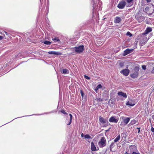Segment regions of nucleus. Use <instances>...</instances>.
<instances>
[{
    "label": "nucleus",
    "mask_w": 154,
    "mask_h": 154,
    "mask_svg": "<svg viewBox=\"0 0 154 154\" xmlns=\"http://www.w3.org/2000/svg\"><path fill=\"white\" fill-rule=\"evenodd\" d=\"M140 69L139 66H136L132 71V73L130 75L133 78H135L137 77L139 75L138 72Z\"/></svg>",
    "instance_id": "2"
},
{
    "label": "nucleus",
    "mask_w": 154,
    "mask_h": 154,
    "mask_svg": "<svg viewBox=\"0 0 154 154\" xmlns=\"http://www.w3.org/2000/svg\"><path fill=\"white\" fill-rule=\"evenodd\" d=\"M151 130L152 132L154 134V128L152 127L151 128Z\"/></svg>",
    "instance_id": "35"
},
{
    "label": "nucleus",
    "mask_w": 154,
    "mask_h": 154,
    "mask_svg": "<svg viewBox=\"0 0 154 154\" xmlns=\"http://www.w3.org/2000/svg\"><path fill=\"white\" fill-rule=\"evenodd\" d=\"M110 101H112V100H111V99H110Z\"/></svg>",
    "instance_id": "48"
},
{
    "label": "nucleus",
    "mask_w": 154,
    "mask_h": 154,
    "mask_svg": "<svg viewBox=\"0 0 154 154\" xmlns=\"http://www.w3.org/2000/svg\"><path fill=\"white\" fill-rule=\"evenodd\" d=\"M91 149L93 151L96 150V147L93 142L91 143Z\"/></svg>",
    "instance_id": "16"
},
{
    "label": "nucleus",
    "mask_w": 154,
    "mask_h": 154,
    "mask_svg": "<svg viewBox=\"0 0 154 154\" xmlns=\"http://www.w3.org/2000/svg\"><path fill=\"white\" fill-rule=\"evenodd\" d=\"M97 88L99 89V88H102V86L100 84H99L97 86Z\"/></svg>",
    "instance_id": "32"
},
{
    "label": "nucleus",
    "mask_w": 154,
    "mask_h": 154,
    "mask_svg": "<svg viewBox=\"0 0 154 154\" xmlns=\"http://www.w3.org/2000/svg\"><path fill=\"white\" fill-rule=\"evenodd\" d=\"M142 67L143 69V70H145L146 69V66L145 65H142Z\"/></svg>",
    "instance_id": "34"
},
{
    "label": "nucleus",
    "mask_w": 154,
    "mask_h": 154,
    "mask_svg": "<svg viewBox=\"0 0 154 154\" xmlns=\"http://www.w3.org/2000/svg\"><path fill=\"white\" fill-rule=\"evenodd\" d=\"M99 120L100 123V124L103 125V127H107L108 125V124L109 123L107 119L101 116L99 117Z\"/></svg>",
    "instance_id": "3"
},
{
    "label": "nucleus",
    "mask_w": 154,
    "mask_h": 154,
    "mask_svg": "<svg viewBox=\"0 0 154 154\" xmlns=\"http://www.w3.org/2000/svg\"><path fill=\"white\" fill-rule=\"evenodd\" d=\"M144 10H139L137 13L135 17L139 22H141L144 20L145 17H144V13H143Z\"/></svg>",
    "instance_id": "1"
},
{
    "label": "nucleus",
    "mask_w": 154,
    "mask_h": 154,
    "mask_svg": "<svg viewBox=\"0 0 154 154\" xmlns=\"http://www.w3.org/2000/svg\"><path fill=\"white\" fill-rule=\"evenodd\" d=\"M126 35H127L130 36H131L132 35V34L129 32H127Z\"/></svg>",
    "instance_id": "29"
},
{
    "label": "nucleus",
    "mask_w": 154,
    "mask_h": 154,
    "mask_svg": "<svg viewBox=\"0 0 154 154\" xmlns=\"http://www.w3.org/2000/svg\"><path fill=\"white\" fill-rule=\"evenodd\" d=\"M147 7L146 8H145V10H146V9H147Z\"/></svg>",
    "instance_id": "49"
},
{
    "label": "nucleus",
    "mask_w": 154,
    "mask_h": 154,
    "mask_svg": "<svg viewBox=\"0 0 154 154\" xmlns=\"http://www.w3.org/2000/svg\"><path fill=\"white\" fill-rule=\"evenodd\" d=\"M117 94L119 96L118 100H123L127 97L126 94L122 91L118 92Z\"/></svg>",
    "instance_id": "5"
},
{
    "label": "nucleus",
    "mask_w": 154,
    "mask_h": 154,
    "mask_svg": "<svg viewBox=\"0 0 154 154\" xmlns=\"http://www.w3.org/2000/svg\"><path fill=\"white\" fill-rule=\"evenodd\" d=\"M69 115L70 116V119L69 123L67 124V125H70L71 123L72 118V116L71 114H69Z\"/></svg>",
    "instance_id": "18"
},
{
    "label": "nucleus",
    "mask_w": 154,
    "mask_h": 154,
    "mask_svg": "<svg viewBox=\"0 0 154 154\" xmlns=\"http://www.w3.org/2000/svg\"><path fill=\"white\" fill-rule=\"evenodd\" d=\"M137 128L138 129V133H139L140 132V128Z\"/></svg>",
    "instance_id": "39"
},
{
    "label": "nucleus",
    "mask_w": 154,
    "mask_h": 154,
    "mask_svg": "<svg viewBox=\"0 0 154 154\" xmlns=\"http://www.w3.org/2000/svg\"><path fill=\"white\" fill-rule=\"evenodd\" d=\"M152 29L151 27H147L144 33H142V35H145L146 34H147L152 31Z\"/></svg>",
    "instance_id": "13"
},
{
    "label": "nucleus",
    "mask_w": 154,
    "mask_h": 154,
    "mask_svg": "<svg viewBox=\"0 0 154 154\" xmlns=\"http://www.w3.org/2000/svg\"><path fill=\"white\" fill-rule=\"evenodd\" d=\"M133 50V49H130L128 48H127L126 49L125 51H124L123 53V55L124 56H125L130 53L132 52Z\"/></svg>",
    "instance_id": "10"
},
{
    "label": "nucleus",
    "mask_w": 154,
    "mask_h": 154,
    "mask_svg": "<svg viewBox=\"0 0 154 154\" xmlns=\"http://www.w3.org/2000/svg\"><path fill=\"white\" fill-rule=\"evenodd\" d=\"M69 72V71L66 69H64L63 70V73L64 74H68Z\"/></svg>",
    "instance_id": "19"
},
{
    "label": "nucleus",
    "mask_w": 154,
    "mask_h": 154,
    "mask_svg": "<svg viewBox=\"0 0 154 154\" xmlns=\"http://www.w3.org/2000/svg\"><path fill=\"white\" fill-rule=\"evenodd\" d=\"M80 94H81L82 98V99H83V98L84 97V92L82 89L80 90Z\"/></svg>",
    "instance_id": "28"
},
{
    "label": "nucleus",
    "mask_w": 154,
    "mask_h": 154,
    "mask_svg": "<svg viewBox=\"0 0 154 154\" xmlns=\"http://www.w3.org/2000/svg\"><path fill=\"white\" fill-rule=\"evenodd\" d=\"M106 138L104 137H101L98 143L99 146L101 148H102L106 145Z\"/></svg>",
    "instance_id": "7"
},
{
    "label": "nucleus",
    "mask_w": 154,
    "mask_h": 154,
    "mask_svg": "<svg viewBox=\"0 0 154 154\" xmlns=\"http://www.w3.org/2000/svg\"><path fill=\"white\" fill-rule=\"evenodd\" d=\"M43 43L45 45H50L51 42L48 41H45Z\"/></svg>",
    "instance_id": "22"
},
{
    "label": "nucleus",
    "mask_w": 154,
    "mask_h": 154,
    "mask_svg": "<svg viewBox=\"0 0 154 154\" xmlns=\"http://www.w3.org/2000/svg\"><path fill=\"white\" fill-rule=\"evenodd\" d=\"M129 154V153H128V152H125V154Z\"/></svg>",
    "instance_id": "45"
},
{
    "label": "nucleus",
    "mask_w": 154,
    "mask_h": 154,
    "mask_svg": "<svg viewBox=\"0 0 154 154\" xmlns=\"http://www.w3.org/2000/svg\"><path fill=\"white\" fill-rule=\"evenodd\" d=\"M151 72L152 73L154 74V67H153L152 70L151 71Z\"/></svg>",
    "instance_id": "37"
},
{
    "label": "nucleus",
    "mask_w": 154,
    "mask_h": 154,
    "mask_svg": "<svg viewBox=\"0 0 154 154\" xmlns=\"http://www.w3.org/2000/svg\"><path fill=\"white\" fill-rule=\"evenodd\" d=\"M118 121V119L116 118V117L114 116H111L109 119V121L110 122L117 123Z\"/></svg>",
    "instance_id": "9"
},
{
    "label": "nucleus",
    "mask_w": 154,
    "mask_h": 154,
    "mask_svg": "<svg viewBox=\"0 0 154 154\" xmlns=\"http://www.w3.org/2000/svg\"><path fill=\"white\" fill-rule=\"evenodd\" d=\"M152 117L154 121V115H152Z\"/></svg>",
    "instance_id": "42"
},
{
    "label": "nucleus",
    "mask_w": 154,
    "mask_h": 154,
    "mask_svg": "<svg viewBox=\"0 0 154 154\" xmlns=\"http://www.w3.org/2000/svg\"><path fill=\"white\" fill-rule=\"evenodd\" d=\"M84 137L85 139H91V137L88 134L85 135L84 136Z\"/></svg>",
    "instance_id": "25"
},
{
    "label": "nucleus",
    "mask_w": 154,
    "mask_h": 154,
    "mask_svg": "<svg viewBox=\"0 0 154 154\" xmlns=\"http://www.w3.org/2000/svg\"><path fill=\"white\" fill-rule=\"evenodd\" d=\"M5 34L6 35H8V32H5Z\"/></svg>",
    "instance_id": "46"
},
{
    "label": "nucleus",
    "mask_w": 154,
    "mask_h": 154,
    "mask_svg": "<svg viewBox=\"0 0 154 154\" xmlns=\"http://www.w3.org/2000/svg\"><path fill=\"white\" fill-rule=\"evenodd\" d=\"M84 78L87 79L89 80L90 79V78L86 75H84Z\"/></svg>",
    "instance_id": "33"
},
{
    "label": "nucleus",
    "mask_w": 154,
    "mask_h": 154,
    "mask_svg": "<svg viewBox=\"0 0 154 154\" xmlns=\"http://www.w3.org/2000/svg\"><path fill=\"white\" fill-rule=\"evenodd\" d=\"M48 53L49 54H52L57 55H60V53L59 52L55 51H50L48 52Z\"/></svg>",
    "instance_id": "17"
},
{
    "label": "nucleus",
    "mask_w": 154,
    "mask_h": 154,
    "mask_svg": "<svg viewBox=\"0 0 154 154\" xmlns=\"http://www.w3.org/2000/svg\"><path fill=\"white\" fill-rule=\"evenodd\" d=\"M153 16H154V14L153 15Z\"/></svg>",
    "instance_id": "50"
},
{
    "label": "nucleus",
    "mask_w": 154,
    "mask_h": 154,
    "mask_svg": "<svg viewBox=\"0 0 154 154\" xmlns=\"http://www.w3.org/2000/svg\"><path fill=\"white\" fill-rule=\"evenodd\" d=\"M127 3V6L128 7H130L133 4V0H123Z\"/></svg>",
    "instance_id": "14"
},
{
    "label": "nucleus",
    "mask_w": 154,
    "mask_h": 154,
    "mask_svg": "<svg viewBox=\"0 0 154 154\" xmlns=\"http://www.w3.org/2000/svg\"><path fill=\"white\" fill-rule=\"evenodd\" d=\"M3 38V37L2 36H0V40H1Z\"/></svg>",
    "instance_id": "41"
},
{
    "label": "nucleus",
    "mask_w": 154,
    "mask_h": 154,
    "mask_svg": "<svg viewBox=\"0 0 154 154\" xmlns=\"http://www.w3.org/2000/svg\"><path fill=\"white\" fill-rule=\"evenodd\" d=\"M126 5V2H125V1L123 0L119 3L117 7L119 9H123L125 7Z\"/></svg>",
    "instance_id": "8"
},
{
    "label": "nucleus",
    "mask_w": 154,
    "mask_h": 154,
    "mask_svg": "<svg viewBox=\"0 0 154 154\" xmlns=\"http://www.w3.org/2000/svg\"><path fill=\"white\" fill-rule=\"evenodd\" d=\"M81 137H84V134L83 133H82L81 134Z\"/></svg>",
    "instance_id": "44"
},
{
    "label": "nucleus",
    "mask_w": 154,
    "mask_h": 154,
    "mask_svg": "<svg viewBox=\"0 0 154 154\" xmlns=\"http://www.w3.org/2000/svg\"><path fill=\"white\" fill-rule=\"evenodd\" d=\"M121 118L122 120L120 125L121 126H125L127 125L129 122L130 119V117L125 118L124 116H122Z\"/></svg>",
    "instance_id": "4"
},
{
    "label": "nucleus",
    "mask_w": 154,
    "mask_h": 154,
    "mask_svg": "<svg viewBox=\"0 0 154 154\" xmlns=\"http://www.w3.org/2000/svg\"><path fill=\"white\" fill-rule=\"evenodd\" d=\"M136 147L134 146L131 145L129 147V149L131 152L133 150H134V149Z\"/></svg>",
    "instance_id": "20"
},
{
    "label": "nucleus",
    "mask_w": 154,
    "mask_h": 154,
    "mask_svg": "<svg viewBox=\"0 0 154 154\" xmlns=\"http://www.w3.org/2000/svg\"><path fill=\"white\" fill-rule=\"evenodd\" d=\"M98 89L97 88V87H96L95 89V90L96 91H97Z\"/></svg>",
    "instance_id": "43"
},
{
    "label": "nucleus",
    "mask_w": 154,
    "mask_h": 154,
    "mask_svg": "<svg viewBox=\"0 0 154 154\" xmlns=\"http://www.w3.org/2000/svg\"><path fill=\"white\" fill-rule=\"evenodd\" d=\"M137 122V121L135 119H133L131 121L130 123L131 125H134Z\"/></svg>",
    "instance_id": "23"
},
{
    "label": "nucleus",
    "mask_w": 154,
    "mask_h": 154,
    "mask_svg": "<svg viewBox=\"0 0 154 154\" xmlns=\"http://www.w3.org/2000/svg\"><path fill=\"white\" fill-rule=\"evenodd\" d=\"M119 65L121 67H122L124 65V64L122 62H121L120 63Z\"/></svg>",
    "instance_id": "36"
},
{
    "label": "nucleus",
    "mask_w": 154,
    "mask_h": 154,
    "mask_svg": "<svg viewBox=\"0 0 154 154\" xmlns=\"http://www.w3.org/2000/svg\"><path fill=\"white\" fill-rule=\"evenodd\" d=\"M130 71L128 69H124L122 70L121 71V73L125 76H127L128 75Z\"/></svg>",
    "instance_id": "12"
},
{
    "label": "nucleus",
    "mask_w": 154,
    "mask_h": 154,
    "mask_svg": "<svg viewBox=\"0 0 154 154\" xmlns=\"http://www.w3.org/2000/svg\"><path fill=\"white\" fill-rule=\"evenodd\" d=\"M52 40L55 42H56L57 41H59L60 40L59 39V38L57 37H56L55 38H52Z\"/></svg>",
    "instance_id": "24"
},
{
    "label": "nucleus",
    "mask_w": 154,
    "mask_h": 154,
    "mask_svg": "<svg viewBox=\"0 0 154 154\" xmlns=\"http://www.w3.org/2000/svg\"><path fill=\"white\" fill-rule=\"evenodd\" d=\"M122 20L121 18H120L119 17H116L114 19V22L115 23H119Z\"/></svg>",
    "instance_id": "15"
},
{
    "label": "nucleus",
    "mask_w": 154,
    "mask_h": 154,
    "mask_svg": "<svg viewBox=\"0 0 154 154\" xmlns=\"http://www.w3.org/2000/svg\"><path fill=\"white\" fill-rule=\"evenodd\" d=\"M154 10H144L143 13H144V15L145 14H147L148 15H151L153 14Z\"/></svg>",
    "instance_id": "11"
},
{
    "label": "nucleus",
    "mask_w": 154,
    "mask_h": 154,
    "mask_svg": "<svg viewBox=\"0 0 154 154\" xmlns=\"http://www.w3.org/2000/svg\"><path fill=\"white\" fill-rule=\"evenodd\" d=\"M141 38L142 39H144V41H143V42H145L146 41V39H147V38H145L144 37H143V36H141Z\"/></svg>",
    "instance_id": "31"
},
{
    "label": "nucleus",
    "mask_w": 154,
    "mask_h": 154,
    "mask_svg": "<svg viewBox=\"0 0 154 154\" xmlns=\"http://www.w3.org/2000/svg\"><path fill=\"white\" fill-rule=\"evenodd\" d=\"M126 105H129L130 106H133L134 105V104H132L131 102H130L129 101H128L126 103Z\"/></svg>",
    "instance_id": "26"
},
{
    "label": "nucleus",
    "mask_w": 154,
    "mask_h": 154,
    "mask_svg": "<svg viewBox=\"0 0 154 154\" xmlns=\"http://www.w3.org/2000/svg\"><path fill=\"white\" fill-rule=\"evenodd\" d=\"M124 138V139H125L126 138L125 137H122V139H123V138Z\"/></svg>",
    "instance_id": "47"
},
{
    "label": "nucleus",
    "mask_w": 154,
    "mask_h": 154,
    "mask_svg": "<svg viewBox=\"0 0 154 154\" xmlns=\"http://www.w3.org/2000/svg\"><path fill=\"white\" fill-rule=\"evenodd\" d=\"M132 154H140L139 152L137 153L133 151L132 152Z\"/></svg>",
    "instance_id": "38"
},
{
    "label": "nucleus",
    "mask_w": 154,
    "mask_h": 154,
    "mask_svg": "<svg viewBox=\"0 0 154 154\" xmlns=\"http://www.w3.org/2000/svg\"><path fill=\"white\" fill-rule=\"evenodd\" d=\"M60 112L64 114H67V113L63 109L62 110L60 111Z\"/></svg>",
    "instance_id": "30"
},
{
    "label": "nucleus",
    "mask_w": 154,
    "mask_h": 154,
    "mask_svg": "<svg viewBox=\"0 0 154 154\" xmlns=\"http://www.w3.org/2000/svg\"><path fill=\"white\" fill-rule=\"evenodd\" d=\"M73 48L75 52L79 54L82 53L85 50L84 47L83 45H80L78 47H75Z\"/></svg>",
    "instance_id": "6"
},
{
    "label": "nucleus",
    "mask_w": 154,
    "mask_h": 154,
    "mask_svg": "<svg viewBox=\"0 0 154 154\" xmlns=\"http://www.w3.org/2000/svg\"><path fill=\"white\" fill-rule=\"evenodd\" d=\"M120 138V135H119L114 140V142H117Z\"/></svg>",
    "instance_id": "21"
},
{
    "label": "nucleus",
    "mask_w": 154,
    "mask_h": 154,
    "mask_svg": "<svg viewBox=\"0 0 154 154\" xmlns=\"http://www.w3.org/2000/svg\"><path fill=\"white\" fill-rule=\"evenodd\" d=\"M146 1L147 3H149L150 2H151V0H146Z\"/></svg>",
    "instance_id": "40"
},
{
    "label": "nucleus",
    "mask_w": 154,
    "mask_h": 154,
    "mask_svg": "<svg viewBox=\"0 0 154 154\" xmlns=\"http://www.w3.org/2000/svg\"><path fill=\"white\" fill-rule=\"evenodd\" d=\"M115 145L114 143H112L110 146V150H111L114 147Z\"/></svg>",
    "instance_id": "27"
}]
</instances>
